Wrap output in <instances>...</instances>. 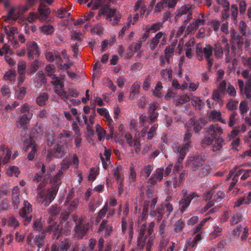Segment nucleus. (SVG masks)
Masks as SVG:
<instances>
[{
	"instance_id": "obj_1",
	"label": "nucleus",
	"mask_w": 251,
	"mask_h": 251,
	"mask_svg": "<svg viewBox=\"0 0 251 251\" xmlns=\"http://www.w3.org/2000/svg\"><path fill=\"white\" fill-rule=\"evenodd\" d=\"M154 225V223L151 222L148 227L144 224L141 226L138 240V246L139 248L142 249L145 247L146 251H150L153 239L152 237L149 236L152 233Z\"/></svg>"
},
{
	"instance_id": "obj_2",
	"label": "nucleus",
	"mask_w": 251,
	"mask_h": 251,
	"mask_svg": "<svg viewBox=\"0 0 251 251\" xmlns=\"http://www.w3.org/2000/svg\"><path fill=\"white\" fill-rule=\"evenodd\" d=\"M46 73L47 75L50 76L53 80L51 83L55 85V92L62 98H67V94L63 90L64 84L62 81L63 78H60L54 75L55 68L53 66L48 65L45 69Z\"/></svg>"
},
{
	"instance_id": "obj_3",
	"label": "nucleus",
	"mask_w": 251,
	"mask_h": 251,
	"mask_svg": "<svg viewBox=\"0 0 251 251\" xmlns=\"http://www.w3.org/2000/svg\"><path fill=\"white\" fill-rule=\"evenodd\" d=\"M223 133V129L218 125L215 124L210 126L207 129V135L202 139L203 145H209L212 144L215 139L219 137Z\"/></svg>"
},
{
	"instance_id": "obj_4",
	"label": "nucleus",
	"mask_w": 251,
	"mask_h": 251,
	"mask_svg": "<svg viewBox=\"0 0 251 251\" xmlns=\"http://www.w3.org/2000/svg\"><path fill=\"white\" fill-rule=\"evenodd\" d=\"M101 14L106 17V20L113 25L118 24L121 18L120 14L114 9L109 7H104L100 12Z\"/></svg>"
},
{
	"instance_id": "obj_5",
	"label": "nucleus",
	"mask_w": 251,
	"mask_h": 251,
	"mask_svg": "<svg viewBox=\"0 0 251 251\" xmlns=\"http://www.w3.org/2000/svg\"><path fill=\"white\" fill-rule=\"evenodd\" d=\"M167 42V35L163 32L159 31L150 41V47L151 50H154L158 46L161 47L165 45Z\"/></svg>"
},
{
	"instance_id": "obj_6",
	"label": "nucleus",
	"mask_w": 251,
	"mask_h": 251,
	"mask_svg": "<svg viewBox=\"0 0 251 251\" xmlns=\"http://www.w3.org/2000/svg\"><path fill=\"white\" fill-rule=\"evenodd\" d=\"M189 145L186 144L183 146L176 147V148L174 149V151L179 155L177 160L178 164L176 165L175 166L176 171H178L180 168L181 162L184 158L186 152L189 151Z\"/></svg>"
},
{
	"instance_id": "obj_7",
	"label": "nucleus",
	"mask_w": 251,
	"mask_h": 251,
	"mask_svg": "<svg viewBox=\"0 0 251 251\" xmlns=\"http://www.w3.org/2000/svg\"><path fill=\"white\" fill-rule=\"evenodd\" d=\"M88 229L83 218H79L76 221V226L75 229V237L78 238H81L85 235Z\"/></svg>"
},
{
	"instance_id": "obj_8",
	"label": "nucleus",
	"mask_w": 251,
	"mask_h": 251,
	"mask_svg": "<svg viewBox=\"0 0 251 251\" xmlns=\"http://www.w3.org/2000/svg\"><path fill=\"white\" fill-rule=\"evenodd\" d=\"M238 85L241 95H245L248 99L251 98V79H249L246 83L244 88V83L242 79L238 80Z\"/></svg>"
},
{
	"instance_id": "obj_9",
	"label": "nucleus",
	"mask_w": 251,
	"mask_h": 251,
	"mask_svg": "<svg viewBox=\"0 0 251 251\" xmlns=\"http://www.w3.org/2000/svg\"><path fill=\"white\" fill-rule=\"evenodd\" d=\"M32 212V206L27 201H24V206L22 208L21 216L25 219V225H26L31 221L32 216L29 215Z\"/></svg>"
},
{
	"instance_id": "obj_10",
	"label": "nucleus",
	"mask_w": 251,
	"mask_h": 251,
	"mask_svg": "<svg viewBox=\"0 0 251 251\" xmlns=\"http://www.w3.org/2000/svg\"><path fill=\"white\" fill-rule=\"evenodd\" d=\"M59 189V184L56 186H52L43 200H39V202L44 204L46 207L48 206L50 203L54 200Z\"/></svg>"
},
{
	"instance_id": "obj_11",
	"label": "nucleus",
	"mask_w": 251,
	"mask_h": 251,
	"mask_svg": "<svg viewBox=\"0 0 251 251\" xmlns=\"http://www.w3.org/2000/svg\"><path fill=\"white\" fill-rule=\"evenodd\" d=\"M27 56L30 59L38 57L40 51L37 44L34 42L27 44Z\"/></svg>"
},
{
	"instance_id": "obj_12",
	"label": "nucleus",
	"mask_w": 251,
	"mask_h": 251,
	"mask_svg": "<svg viewBox=\"0 0 251 251\" xmlns=\"http://www.w3.org/2000/svg\"><path fill=\"white\" fill-rule=\"evenodd\" d=\"M182 16L184 17L185 23L192 19V10L190 5L182 6L177 11L176 17L178 18Z\"/></svg>"
},
{
	"instance_id": "obj_13",
	"label": "nucleus",
	"mask_w": 251,
	"mask_h": 251,
	"mask_svg": "<svg viewBox=\"0 0 251 251\" xmlns=\"http://www.w3.org/2000/svg\"><path fill=\"white\" fill-rule=\"evenodd\" d=\"M200 51L204 54L205 58L208 63V69H210L213 64V59L211 57L213 54V48L210 45H206L205 47L201 49Z\"/></svg>"
},
{
	"instance_id": "obj_14",
	"label": "nucleus",
	"mask_w": 251,
	"mask_h": 251,
	"mask_svg": "<svg viewBox=\"0 0 251 251\" xmlns=\"http://www.w3.org/2000/svg\"><path fill=\"white\" fill-rule=\"evenodd\" d=\"M23 14V12L21 6L13 7L8 11V16L5 18L4 21H7L9 19L16 20Z\"/></svg>"
},
{
	"instance_id": "obj_15",
	"label": "nucleus",
	"mask_w": 251,
	"mask_h": 251,
	"mask_svg": "<svg viewBox=\"0 0 251 251\" xmlns=\"http://www.w3.org/2000/svg\"><path fill=\"white\" fill-rule=\"evenodd\" d=\"M198 195L195 192H192L190 193L188 196L186 198L182 199L180 201L179 204L181 207L180 208V211L183 212L185 209L189 205L191 201L195 198L198 197Z\"/></svg>"
},
{
	"instance_id": "obj_16",
	"label": "nucleus",
	"mask_w": 251,
	"mask_h": 251,
	"mask_svg": "<svg viewBox=\"0 0 251 251\" xmlns=\"http://www.w3.org/2000/svg\"><path fill=\"white\" fill-rule=\"evenodd\" d=\"M97 111L98 113H99L101 116L105 118L108 126L110 129V132L111 134H113L114 128L113 125L112 123L113 121L112 119L110 118L108 110L105 108H97Z\"/></svg>"
},
{
	"instance_id": "obj_17",
	"label": "nucleus",
	"mask_w": 251,
	"mask_h": 251,
	"mask_svg": "<svg viewBox=\"0 0 251 251\" xmlns=\"http://www.w3.org/2000/svg\"><path fill=\"white\" fill-rule=\"evenodd\" d=\"M32 117V113L31 112H27L26 114L20 115L18 126L20 127L25 129Z\"/></svg>"
},
{
	"instance_id": "obj_18",
	"label": "nucleus",
	"mask_w": 251,
	"mask_h": 251,
	"mask_svg": "<svg viewBox=\"0 0 251 251\" xmlns=\"http://www.w3.org/2000/svg\"><path fill=\"white\" fill-rule=\"evenodd\" d=\"M64 148L62 145H56L54 147V151H49L47 155V158L50 159L52 156L60 158L63 155Z\"/></svg>"
},
{
	"instance_id": "obj_19",
	"label": "nucleus",
	"mask_w": 251,
	"mask_h": 251,
	"mask_svg": "<svg viewBox=\"0 0 251 251\" xmlns=\"http://www.w3.org/2000/svg\"><path fill=\"white\" fill-rule=\"evenodd\" d=\"M38 12L40 16L38 19L41 21H44L50 14V8L46 5L41 3L38 7Z\"/></svg>"
},
{
	"instance_id": "obj_20",
	"label": "nucleus",
	"mask_w": 251,
	"mask_h": 251,
	"mask_svg": "<svg viewBox=\"0 0 251 251\" xmlns=\"http://www.w3.org/2000/svg\"><path fill=\"white\" fill-rule=\"evenodd\" d=\"M19 193L20 190L18 186L13 187L12 191V202L15 209H18L19 203Z\"/></svg>"
},
{
	"instance_id": "obj_21",
	"label": "nucleus",
	"mask_w": 251,
	"mask_h": 251,
	"mask_svg": "<svg viewBox=\"0 0 251 251\" xmlns=\"http://www.w3.org/2000/svg\"><path fill=\"white\" fill-rule=\"evenodd\" d=\"M190 125H192L193 129L195 132H198L205 125L204 121L202 118H200L197 121L195 119H191L190 121Z\"/></svg>"
},
{
	"instance_id": "obj_22",
	"label": "nucleus",
	"mask_w": 251,
	"mask_h": 251,
	"mask_svg": "<svg viewBox=\"0 0 251 251\" xmlns=\"http://www.w3.org/2000/svg\"><path fill=\"white\" fill-rule=\"evenodd\" d=\"M163 168L157 169L151 176V179H152L151 183H155L156 181L157 180L160 181L163 178Z\"/></svg>"
},
{
	"instance_id": "obj_23",
	"label": "nucleus",
	"mask_w": 251,
	"mask_h": 251,
	"mask_svg": "<svg viewBox=\"0 0 251 251\" xmlns=\"http://www.w3.org/2000/svg\"><path fill=\"white\" fill-rule=\"evenodd\" d=\"M113 176L118 181L120 182L123 179V174L122 172V167L121 165H118L116 167L113 168L112 170Z\"/></svg>"
},
{
	"instance_id": "obj_24",
	"label": "nucleus",
	"mask_w": 251,
	"mask_h": 251,
	"mask_svg": "<svg viewBox=\"0 0 251 251\" xmlns=\"http://www.w3.org/2000/svg\"><path fill=\"white\" fill-rule=\"evenodd\" d=\"M5 169L6 174L10 176L17 177L20 172L19 168L15 166H6Z\"/></svg>"
},
{
	"instance_id": "obj_25",
	"label": "nucleus",
	"mask_w": 251,
	"mask_h": 251,
	"mask_svg": "<svg viewBox=\"0 0 251 251\" xmlns=\"http://www.w3.org/2000/svg\"><path fill=\"white\" fill-rule=\"evenodd\" d=\"M201 233H198L194 238H190L186 240V243L188 244L187 248H193L198 242L201 240Z\"/></svg>"
},
{
	"instance_id": "obj_26",
	"label": "nucleus",
	"mask_w": 251,
	"mask_h": 251,
	"mask_svg": "<svg viewBox=\"0 0 251 251\" xmlns=\"http://www.w3.org/2000/svg\"><path fill=\"white\" fill-rule=\"evenodd\" d=\"M140 83L138 82H135L132 84L131 87L130 95L129 98L132 100L135 98V96L139 93Z\"/></svg>"
},
{
	"instance_id": "obj_27",
	"label": "nucleus",
	"mask_w": 251,
	"mask_h": 251,
	"mask_svg": "<svg viewBox=\"0 0 251 251\" xmlns=\"http://www.w3.org/2000/svg\"><path fill=\"white\" fill-rule=\"evenodd\" d=\"M49 99V95L46 93H40L36 98V101L37 104L40 106L44 105Z\"/></svg>"
},
{
	"instance_id": "obj_28",
	"label": "nucleus",
	"mask_w": 251,
	"mask_h": 251,
	"mask_svg": "<svg viewBox=\"0 0 251 251\" xmlns=\"http://www.w3.org/2000/svg\"><path fill=\"white\" fill-rule=\"evenodd\" d=\"M163 27L162 23H156L146 26L145 29L147 32L154 33L160 30Z\"/></svg>"
},
{
	"instance_id": "obj_29",
	"label": "nucleus",
	"mask_w": 251,
	"mask_h": 251,
	"mask_svg": "<svg viewBox=\"0 0 251 251\" xmlns=\"http://www.w3.org/2000/svg\"><path fill=\"white\" fill-rule=\"evenodd\" d=\"M69 248V245L68 242L65 241L61 242L59 246L52 245L51 251H67Z\"/></svg>"
},
{
	"instance_id": "obj_30",
	"label": "nucleus",
	"mask_w": 251,
	"mask_h": 251,
	"mask_svg": "<svg viewBox=\"0 0 251 251\" xmlns=\"http://www.w3.org/2000/svg\"><path fill=\"white\" fill-rule=\"evenodd\" d=\"M221 115L220 111L214 110L210 113L209 118L214 121H219L223 124H226L225 120L221 117Z\"/></svg>"
},
{
	"instance_id": "obj_31",
	"label": "nucleus",
	"mask_w": 251,
	"mask_h": 251,
	"mask_svg": "<svg viewBox=\"0 0 251 251\" xmlns=\"http://www.w3.org/2000/svg\"><path fill=\"white\" fill-rule=\"evenodd\" d=\"M96 131L97 133L98 139L101 141L104 139L106 135L105 130L99 125L97 124L95 126Z\"/></svg>"
},
{
	"instance_id": "obj_32",
	"label": "nucleus",
	"mask_w": 251,
	"mask_h": 251,
	"mask_svg": "<svg viewBox=\"0 0 251 251\" xmlns=\"http://www.w3.org/2000/svg\"><path fill=\"white\" fill-rule=\"evenodd\" d=\"M38 165L39 166L41 167V172L36 174L33 179L34 182L37 183L39 182L41 180V178L44 174L46 170L45 166L43 164L41 163H39Z\"/></svg>"
},
{
	"instance_id": "obj_33",
	"label": "nucleus",
	"mask_w": 251,
	"mask_h": 251,
	"mask_svg": "<svg viewBox=\"0 0 251 251\" xmlns=\"http://www.w3.org/2000/svg\"><path fill=\"white\" fill-rule=\"evenodd\" d=\"M125 138L129 146L138 147L139 146V142L137 140H133L130 134L126 133L125 135Z\"/></svg>"
},
{
	"instance_id": "obj_34",
	"label": "nucleus",
	"mask_w": 251,
	"mask_h": 251,
	"mask_svg": "<svg viewBox=\"0 0 251 251\" xmlns=\"http://www.w3.org/2000/svg\"><path fill=\"white\" fill-rule=\"evenodd\" d=\"M224 142L225 141L223 138H217L216 140L215 144L213 146V151H216L220 150L223 147Z\"/></svg>"
},
{
	"instance_id": "obj_35",
	"label": "nucleus",
	"mask_w": 251,
	"mask_h": 251,
	"mask_svg": "<svg viewBox=\"0 0 251 251\" xmlns=\"http://www.w3.org/2000/svg\"><path fill=\"white\" fill-rule=\"evenodd\" d=\"M136 179V173L133 164L130 166V172L128 176V181L130 183L134 182Z\"/></svg>"
},
{
	"instance_id": "obj_36",
	"label": "nucleus",
	"mask_w": 251,
	"mask_h": 251,
	"mask_svg": "<svg viewBox=\"0 0 251 251\" xmlns=\"http://www.w3.org/2000/svg\"><path fill=\"white\" fill-rule=\"evenodd\" d=\"M238 101L230 99L226 104V107L228 110H235L237 109Z\"/></svg>"
},
{
	"instance_id": "obj_37",
	"label": "nucleus",
	"mask_w": 251,
	"mask_h": 251,
	"mask_svg": "<svg viewBox=\"0 0 251 251\" xmlns=\"http://www.w3.org/2000/svg\"><path fill=\"white\" fill-rule=\"evenodd\" d=\"M174 48L173 46H168L165 50V55L167 62L169 63L170 58L174 55Z\"/></svg>"
},
{
	"instance_id": "obj_38",
	"label": "nucleus",
	"mask_w": 251,
	"mask_h": 251,
	"mask_svg": "<svg viewBox=\"0 0 251 251\" xmlns=\"http://www.w3.org/2000/svg\"><path fill=\"white\" fill-rule=\"evenodd\" d=\"M42 32L46 34H51L54 32V28L50 25H45L40 27Z\"/></svg>"
},
{
	"instance_id": "obj_39",
	"label": "nucleus",
	"mask_w": 251,
	"mask_h": 251,
	"mask_svg": "<svg viewBox=\"0 0 251 251\" xmlns=\"http://www.w3.org/2000/svg\"><path fill=\"white\" fill-rule=\"evenodd\" d=\"M16 74L14 70H10L7 72L4 75V79L9 81H13L15 79Z\"/></svg>"
},
{
	"instance_id": "obj_40",
	"label": "nucleus",
	"mask_w": 251,
	"mask_h": 251,
	"mask_svg": "<svg viewBox=\"0 0 251 251\" xmlns=\"http://www.w3.org/2000/svg\"><path fill=\"white\" fill-rule=\"evenodd\" d=\"M184 226V222L181 219H179L174 225V230L176 233H180L182 231Z\"/></svg>"
},
{
	"instance_id": "obj_41",
	"label": "nucleus",
	"mask_w": 251,
	"mask_h": 251,
	"mask_svg": "<svg viewBox=\"0 0 251 251\" xmlns=\"http://www.w3.org/2000/svg\"><path fill=\"white\" fill-rule=\"evenodd\" d=\"M64 172L60 170H59L58 172L52 178V181L54 183H55L54 186H56L59 184V186L61 184V178Z\"/></svg>"
},
{
	"instance_id": "obj_42",
	"label": "nucleus",
	"mask_w": 251,
	"mask_h": 251,
	"mask_svg": "<svg viewBox=\"0 0 251 251\" xmlns=\"http://www.w3.org/2000/svg\"><path fill=\"white\" fill-rule=\"evenodd\" d=\"M236 171V172L235 173V175L237 177L238 176L240 175L242 172H244L243 175L241 177V179L242 180H245L247 178H248L250 176V172L249 170H245L239 169Z\"/></svg>"
},
{
	"instance_id": "obj_43",
	"label": "nucleus",
	"mask_w": 251,
	"mask_h": 251,
	"mask_svg": "<svg viewBox=\"0 0 251 251\" xmlns=\"http://www.w3.org/2000/svg\"><path fill=\"white\" fill-rule=\"evenodd\" d=\"M214 54L217 58H220L223 56V51L221 46L219 44L214 45Z\"/></svg>"
},
{
	"instance_id": "obj_44",
	"label": "nucleus",
	"mask_w": 251,
	"mask_h": 251,
	"mask_svg": "<svg viewBox=\"0 0 251 251\" xmlns=\"http://www.w3.org/2000/svg\"><path fill=\"white\" fill-rule=\"evenodd\" d=\"M55 15L59 18H63L70 15V13H67L65 8L62 7L59 9L56 12Z\"/></svg>"
},
{
	"instance_id": "obj_45",
	"label": "nucleus",
	"mask_w": 251,
	"mask_h": 251,
	"mask_svg": "<svg viewBox=\"0 0 251 251\" xmlns=\"http://www.w3.org/2000/svg\"><path fill=\"white\" fill-rule=\"evenodd\" d=\"M190 100V97L187 95H183L180 96L177 100H175L174 101L175 104L178 105L179 104H182L183 103L188 101Z\"/></svg>"
},
{
	"instance_id": "obj_46",
	"label": "nucleus",
	"mask_w": 251,
	"mask_h": 251,
	"mask_svg": "<svg viewBox=\"0 0 251 251\" xmlns=\"http://www.w3.org/2000/svg\"><path fill=\"white\" fill-rule=\"evenodd\" d=\"M44 235L43 233L39 235L38 236H36L34 239V242L35 244L38 246V249L37 251H39L40 248L42 247V245L44 243Z\"/></svg>"
},
{
	"instance_id": "obj_47",
	"label": "nucleus",
	"mask_w": 251,
	"mask_h": 251,
	"mask_svg": "<svg viewBox=\"0 0 251 251\" xmlns=\"http://www.w3.org/2000/svg\"><path fill=\"white\" fill-rule=\"evenodd\" d=\"M201 18H200V16L199 18L195 20L193 23L195 27L197 29L200 26L204 25L205 23V20L204 19V15L203 14H201Z\"/></svg>"
},
{
	"instance_id": "obj_48",
	"label": "nucleus",
	"mask_w": 251,
	"mask_h": 251,
	"mask_svg": "<svg viewBox=\"0 0 251 251\" xmlns=\"http://www.w3.org/2000/svg\"><path fill=\"white\" fill-rule=\"evenodd\" d=\"M242 62L244 66H247L249 69H251V53L250 56H243L242 57Z\"/></svg>"
},
{
	"instance_id": "obj_49",
	"label": "nucleus",
	"mask_w": 251,
	"mask_h": 251,
	"mask_svg": "<svg viewBox=\"0 0 251 251\" xmlns=\"http://www.w3.org/2000/svg\"><path fill=\"white\" fill-rule=\"evenodd\" d=\"M70 165L71 163L70 160H69L68 158L64 159L60 164L61 167L59 170L64 172L69 168Z\"/></svg>"
},
{
	"instance_id": "obj_50",
	"label": "nucleus",
	"mask_w": 251,
	"mask_h": 251,
	"mask_svg": "<svg viewBox=\"0 0 251 251\" xmlns=\"http://www.w3.org/2000/svg\"><path fill=\"white\" fill-rule=\"evenodd\" d=\"M68 159L70 160L71 164L72 163L75 168L78 167L79 160L76 154L70 156Z\"/></svg>"
},
{
	"instance_id": "obj_51",
	"label": "nucleus",
	"mask_w": 251,
	"mask_h": 251,
	"mask_svg": "<svg viewBox=\"0 0 251 251\" xmlns=\"http://www.w3.org/2000/svg\"><path fill=\"white\" fill-rule=\"evenodd\" d=\"M222 231L219 226H214L213 231L210 233V237L211 239H214L219 236Z\"/></svg>"
},
{
	"instance_id": "obj_52",
	"label": "nucleus",
	"mask_w": 251,
	"mask_h": 251,
	"mask_svg": "<svg viewBox=\"0 0 251 251\" xmlns=\"http://www.w3.org/2000/svg\"><path fill=\"white\" fill-rule=\"evenodd\" d=\"M158 127L157 124H154L150 127L149 131L147 132L148 139H151L156 133V129Z\"/></svg>"
},
{
	"instance_id": "obj_53",
	"label": "nucleus",
	"mask_w": 251,
	"mask_h": 251,
	"mask_svg": "<svg viewBox=\"0 0 251 251\" xmlns=\"http://www.w3.org/2000/svg\"><path fill=\"white\" fill-rule=\"evenodd\" d=\"M49 214L51 216H56L59 213L60 209L56 205H52L48 209Z\"/></svg>"
},
{
	"instance_id": "obj_54",
	"label": "nucleus",
	"mask_w": 251,
	"mask_h": 251,
	"mask_svg": "<svg viewBox=\"0 0 251 251\" xmlns=\"http://www.w3.org/2000/svg\"><path fill=\"white\" fill-rule=\"evenodd\" d=\"M167 0H162L158 2L155 7L154 11L155 12H159L163 9L164 7H167Z\"/></svg>"
},
{
	"instance_id": "obj_55",
	"label": "nucleus",
	"mask_w": 251,
	"mask_h": 251,
	"mask_svg": "<svg viewBox=\"0 0 251 251\" xmlns=\"http://www.w3.org/2000/svg\"><path fill=\"white\" fill-rule=\"evenodd\" d=\"M231 13L233 17V20L234 23L237 22V17L238 14V7L235 4H232L231 6Z\"/></svg>"
},
{
	"instance_id": "obj_56",
	"label": "nucleus",
	"mask_w": 251,
	"mask_h": 251,
	"mask_svg": "<svg viewBox=\"0 0 251 251\" xmlns=\"http://www.w3.org/2000/svg\"><path fill=\"white\" fill-rule=\"evenodd\" d=\"M108 209V203H105L103 208L101 209H100V211L99 212L98 215V218L101 219L102 218H103L105 216L106 212H107Z\"/></svg>"
},
{
	"instance_id": "obj_57",
	"label": "nucleus",
	"mask_w": 251,
	"mask_h": 251,
	"mask_svg": "<svg viewBox=\"0 0 251 251\" xmlns=\"http://www.w3.org/2000/svg\"><path fill=\"white\" fill-rule=\"evenodd\" d=\"M211 218L210 217H208L207 218H205V219H203L201 222V223H200V224H199V225L196 227V228H195L194 229V231H193V233L194 234H197V233H199V232H200V231L201 230L202 226H203L204 224L208 220L210 219Z\"/></svg>"
},
{
	"instance_id": "obj_58",
	"label": "nucleus",
	"mask_w": 251,
	"mask_h": 251,
	"mask_svg": "<svg viewBox=\"0 0 251 251\" xmlns=\"http://www.w3.org/2000/svg\"><path fill=\"white\" fill-rule=\"evenodd\" d=\"M26 68V64L25 61H20L18 65V72L19 75L25 74Z\"/></svg>"
},
{
	"instance_id": "obj_59",
	"label": "nucleus",
	"mask_w": 251,
	"mask_h": 251,
	"mask_svg": "<svg viewBox=\"0 0 251 251\" xmlns=\"http://www.w3.org/2000/svg\"><path fill=\"white\" fill-rule=\"evenodd\" d=\"M35 141L32 138L27 137L24 142V145L26 149L29 147L32 148L33 147L35 146Z\"/></svg>"
},
{
	"instance_id": "obj_60",
	"label": "nucleus",
	"mask_w": 251,
	"mask_h": 251,
	"mask_svg": "<svg viewBox=\"0 0 251 251\" xmlns=\"http://www.w3.org/2000/svg\"><path fill=\"white\" fill-rule=\"evenodd\" d=\"M160 209H162V211L163 210H165L166 212L167 213V216L168 217L169 215L173 212V207L172 205L168 202L166 204H165L163 206H162V208Z\"/></svg>"
},
{
	"instance_id": "obj_61",
	"label": "nucleus",
	"mask_w": 251,
	"mask_h": 251,
	"mask_svg": "<svg viewBox=\"0 0 251 251\" xmlns=\"http://www.w3.org/2000/svg\"><path fill=\"white\" fill-rule=\"evenodd\" d=\"M42 63L37 60H35L31 64L30 68L31 73H35L39 67H41Z\"/></svg>"
},
{
	"instance_id": "obj_62",
	"label": "nucleus",
	"mask_w": 251,
	"mask_h": 251,
	"mask_svg": "<svg viewBox=\"0 0 251 251\" xmlns=\"http://www.w3.org/2000/svg\"><path fill=\"white\" fill-rule=\"evenodd\" d=\"M239 110L240 113L242 114H243L248 112V111L249 110V108L248 106V103L246 101H243L241 102L239 105Z\"/></svg>"
},
{
	"instance_id": "obj_63",
	"label": "nucleus",
	"mask_w": 251,
	"mask_h": 251,
	"mask_svg": "<svg viewBox=\"0 0 251 251\" xmlns=\"http://www.w3.org/2000/svg\"><path fill=\"white\" fill-rule=\"evenodd\" d=\"M217 2L224 8L225 11L229 10V3L227 0H217Z\"/></svg>"
},
{
	"instance_id": "obj_64",
	"label": "nucleus",
	"mask_w": 251,
	"mask_h": 251,
	"mask_svg": "<svg viewBox=\"0 0 251 251\" xmlns=\"http://www.w3.org/2000/svg\"><path fill=\"white\" fill-rule=\"evenodd\" d=\"M236 116V114L233 113L229 116L228 125L230 127H233L235 125Z\"/></svg>"
}]
</instances>
